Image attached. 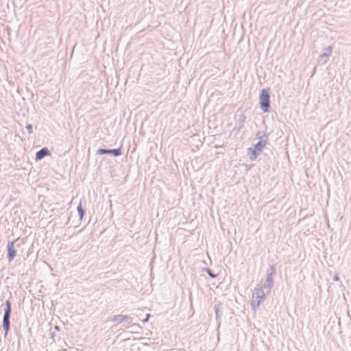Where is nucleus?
I'll return each instance as SVG.
<instances>
[{
  "instance_id": "f257e3e1",
  "label": "nucleus",
  "mask_w": 351,
  "mask_h": 351,
  "mask_svg": "<svg viewBox=\"0 0 351 351\" xmlns=\"http://www.w3.org/2000/svg\"><path fill=\"white\" fill-rule=\"evenodd\" d=\"M260 103L263 110L266 112L269 108V95L268 90L263 89L260 96Z\"/></svg>"
},
{
  "instance_id": "f03ea898",
  "label": "nucleus",
  "mask_w": 351,
  "mask_h": 351,
  "mask_svg": "<svg viewBox=\"0 0 351 351\" xmlns=\"http://www.w3.org/2000/svg\"><path fill=\"white\" fill-rule=\"evenodd\" d=\"M10 312H11V304L9 301H7L6 310H5V316L3 318V326L6 330H8L9 329V326H10L9 317H10Z\"/></svg>"
},
{
  "instance_id": "7ed1b4c3",
  "label": "nucleus",
  "mask_w": 351,
  "mask_h": 351,
  "mask_svg": "<svg viewBox=\"0 0 351 351\" xmlns=\"http://www.w3.org/2000/svg\"><path fill=\"white\" fill-rule=\"evenodd\" d=\"M48 155H49V152L48 149H46V148H43L42 149H40V151H38L36 154V160H40L44 156H48Z\"/></svg>"
},
{
  "instance_id": "20e7f679",
  "label": "nucleus",
  "mask_w": 351,
  "mask_h": 351,
  "mask_svg": "<svg viewBox=\"0 0 351 351\" xmlns=\"http://www.w3.org/2000/svg\"><path fill=\"white\" fill-rule=\"evenodd\" d=\"M16 255V251L14 249V243H11L8 245V258L12 261Z\"/></svg>"
},
{
  "instance_id": "39448f33",
  "label": "nucleus",
  "mask_w": 351,
  "mask_h": 351,
  "mask_svg": "<svg viewBox=\"0 0 351 351\" xmlns=\"http://www.w3.org/2000/svg\"><path fill=\"white\" fill-rule=\"evenodd\" d=\"M77 212H78V213H79V215H80V218H82L83 215H84V211H83V209H82V205H81V204H80L78 205V206H77Z\"/></svg>"
},
{
  "instance_id": "423d86ee",
  "label": "nucleus",
  "mask_w": 351,
  "mask_h": 351,
  "mask_svg": "<svg viewBox=\"0 0 351 351\" xmlns=\"http://www.w3.org/2000/svg\"><path fill=\"white\" fill-rule=\"evenodd\" d=\"M110 153H112L113 154H114L115 156H119L120 155V151L119 149H112V150H110L108 151Z\"/></svg>"
},
{
  "instance_id": "0eeeda50",
  "label": "nucleus",
  "mask_w": 351,
  "mask_h": 351,
  "mask_svg": "<svg viewBox=\"0 0 351 351\" xmlns=\"http://www.w3.org/2000/svg\"><path fill=\"white\" fill-rule=\"evenodd\" d=\"M108 151H109V150L100 149V150H99V152H100V153H102V154L110 153Z\"/></svg>"
},
{
  "instance_id": "6e6552de",
  "label": "nucleus",
  "mask_w": 351,
  "mask_h": 351,
  "mask_svg": "<svg viewBox=\"0 0 351 351\" xmlns=\"http://www.w3.org/2000/svg\"><path fill=\"white\" fill-rule=\"evenodd\" d=\"M27 128H28L29 130H31L32 127L30 126V125H29L27 126Z\"/></svg>"
}]
</instances>
